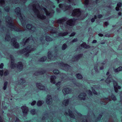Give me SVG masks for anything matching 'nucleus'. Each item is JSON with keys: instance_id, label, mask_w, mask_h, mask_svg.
Here are the masks:
<instances>
[{"instance_id": "nucleus-37", "label": "nucleus", "mask_w": 122, "mask_h": 122, "mask_svg": "<svg viewBox=\"0 0 122 122\" xmlns=\"http://www.w3.org/2000/svg\"><path fill=\"white\" fill-rule=\"evenodd\" d=\"M30 39V38H28L26 39L25 41L24 42V44L23 45L24 46L29 41Z\"/></svg>"}, {"instance_id": "nucleus-57", "label": "nucleus", "mask_w": 122, "mask_h": 122, "mask_svg": "<svg viewBox=\"0 0 122 122\" xmlns=\"http://www.w3.org/2000/svg\"><path fill=\"white\" fill-rule=\"evenodd\" d=\"M4 65L3 63H2L0 65V68H2L3 67Z\"/></svg>"}, {"instance_id": "nucleus-22", "label": "nucleus", "mask_w": 122, "mask_h": 122, "mask_svg": "<svg viewBox=\"0 0 122 122\" xmlns=\"http://www.w3.org/2000/svg\"><path fill=\"white\" fill-rule=\"evenodd\" d=\"M66 20V19L65 18L59 19L57 21V22L59 24H62L64 21Z\"/></svg>"}, {"instance_id": "nucleus-27", "label": "nucleus", "mask_w": 122, "mask_h": 122, "mask_svg": "<svg viewBox=\"0 0 122 122\" xmlns=\"http://www.w3.org/2000/svg\"><path fill=\"white\" fill-rule=\"evenodd\" d=\"M122 70V67L120 66L114 70V71L116 72H117Z\"/></svg>"}, {"instance_id": "nucleus-2", "label": "nucleus", "mask_w": 122, "mask_h": 122, "mask_svg": "<svg viewBox=\"0 0 122 122\" xmlns=\"http://www.w3.org/2000/svg\"><path fill=\"white\" fill-rule=\"evenodd\" d=\"M32 6L33 10L35 13H37V15L38 18L42 20H44L46 19L45 16L40 14L39 11L38 9L40 8V7L39 4L37 3L36 4H33Z\"/></svg>"}, {"instance_id": "nucleus-11", "label": "nucleus", "mask_w": 122, "mask_h": 122, "mask_svg": "<svg viewBox=\"0 0 122 122\" xmlns=\"http://www.w3.org/2000/svg\"><path fill=\"white\" fill-rule=\"evenodd\" d=\"M46 101V103L50 105L52 103V99L51 96L48 95L47 96Z\"/></svg>"}, {"instance_id": "nucleus-38", "label": "nucleus", "mask_w": 122, "mask_h": 122, "mask_svg": "<svg viewBox=\"0 0 122 122\" xmlns=\"http://www.w3.org/2000/svg\"><path fill=\"white\" fill-rule=\"evenodd\" d=\"M46 59V57H43L40 59V61H45Z\"/></svg>"}, {"instance_id": "nucleus-32", "label": "nucleus", "mask_w": 122, "mask_h": 122, "mask_svg": "<svg viewBox=\"0 0 122 122\" xmlns=\"http://www.w3.org/2000/svg\"><path fill=\"white\" fill-rule=\"evenodd\" d=\"M11 39L10 36L9 35H6L5 38V40L9 41H10Z\"/></svg>"}, {"instance_id": "nucleus-59", "label": "nucleus", "mask_w": 122, "mask_h": 122, "mask_svg": "<svg viewBox=\"0 0 122 122\" xmlns=\"http://www.w3.org/2000/svg\"><path fill=\"white\" fill-rule=\"evenodd\" d=\"M63 6V5L62 4H60L59 5V7L60 8L62 7Z\"/></svg>"}, {"instance_id": "nucleus-28", "label": "nucleus", "mask_w": 122, "mask_h": 122, "mask_svg": "<svg viewBox=\"0 0 122 122\" xmlns=\"http://www.w3.org/2000/svg\"><path fill=\"white\" fill-rule=\"evenodd\" d=\"M13 46L16 48H19V44L17 42L12 45Z\"/></svg>"}, {"instance_id": "nucleus-39", "label": "nucleus", "mask_w": 122, "mask_h": 122, "mask_svg": "<svg viewBox=\"0 0 122 122\" xmlns=\"http://www.w3.org/2000/svg\"><path fill=\"white\" fill-rule=\"evenodd\" d=\"M53 72L54 74H57L59 73V71L57 70H53Z\"/></svg>"}, {"instance_id": "nucleus-55", "label": "nucleus", "mask_w": 122, "mask_h": 122, "mask_svg": "<svg viewBox=\"0 0 122 122\" xmlns=\"http://www.w3.org/2000/svg\"><path fill=\"white\" fill-rule=\"evenodd\" d=\"M102 17V15H99L97 16L98 18H100Z\"/></svg>"}, {"instance_id": "nucleus-62", "label": "nucleus", "mask_w": 122, "mask_h": 122, "mask_svg": "<svg viewBox=\"0 0 122 122\" xmlns=\"http://www.w3.org/2000/svg\"><path fill=\"white\" fill-rule=\"evenodd\" d=\"M118 15L119 16L121 15H122V13L121 12H120L118 13Z\"/></svg>"}, {"instance_id": "nucleus-7", "label": "nucleus", "mask_w": 122, "mask_h": 122, "mask_svg": "<svg viewBox=\"0 0 122 122\" xmlns=\"http://www.w3.org/2000/svg\"><path fill=\"white\" fill-rule=\"evenodd\" d=\"M16 66L17 72H20L23 70V65L21 62L20 61L17 63Z\"/></svg>"}, {"instance_id": "nucleus-51", "label": "nucleus", "mask_w": 122, "mask_h": 122, "mask_svg": "<svg viewBox=\"0 0 122 122\" xmlns=\"http://www.w3.org/2000/svg\"><path fill=\"white\" fill-rule=\"evenodd\" d=\"M50 33L51 34L55 33H56V31L54 30H50Z\"/></svg>"}, {"instance_id": "nucleus-18", "label": "nucleus", "mask_w": 122, "mask_h": 122, "mask_svg": "<svg viewBox=\"0 0 122 122\" xmlns=\"http://www.w3.org/2000/svg\"><path fill=\"white\" fill-rule=\"evenodd\" d=\"M83 55L82 54H79L77 55L76 56L73 58L72 59V61H75L78 60L80 58L82 57Z\"/></svg>"}, {"instance_id": "nucleus-9", "label": "nucleus", "mask_w": 122, "mask_h": 122, "mask_svg": "<svg viewBox=\"0 0 122 122\" xmlns=\"http://www.w3.org/2000/svg\"><path fill=\"white\" fill-rule=\"evenodd\" d=\"M86 95L84 92H82L80 93L78 96V97L79 99L81 100L84 101L86 99Z\"/></svg>"}, {"instance_id": "nucleus-61", "label": "nucleus", "mask_w": 122, "mask_h": 122, "mask_svg": "<svg viewBox=\"0 0 122 122\" xmlns=\"http://www.w3.org/2000/svg\"><path fill=\"white\" fill-rule=\"evenodd\" d=\"M98 35L99 36H101V37H102V36H103V35L102 34H101V33L99 34H98Z\"/></svg>"}, {"instance_id": "nucleus-64", "label": "nucleus", "mask_w": 122, "mask_h": 122, "mask_svg": "<svg viewBox=\"0 0 122 122\" xmlns=\"http://www.w3.org/2000/svg\"><path fill=\"white\" fill-rule=\"evenodd\" d=\"M97 66H95L94 67L95 69V71H97Z\"/></svg>"}, {"instance_id": "nucleus-19", "label": "nucleus", "mask_w": 122, "mask_h": 122, "mask_svg": "<svg viewBox=\"0 0 122 122\" xmlns=\"http://www.w3.org/2000/svg\"><path fill=\"white\" fill-rule=\"evenodd\" d=\"M25 81H26L24 79L21 78L18 80V84L19 85L25 83Z\"/></svg>"}, {"instance_id": "nucleus-52", "label": "nucleus", "mask_w": 122, "mask_h": 122, "mask_svg": "<svg viewBox=\"0 0 122 122\" xmlns=\"http://www.w3.org/2000/svg\"><path fill=\"white\" fill-rule=\"evenodd\" d=\"M3 70L0 71V75L1 76H2L3 75Z\"/></svg>"}, {"instance_id": "nucleus-43", "label": "nucleus", "mask_w": 122, "mask_h": 122, "mask_svg": "<svg viewBox=\"0 0 122 122\" xmlns=\"http://www.w3.org/2000/svg\"><path fill=\"white\" fill-rule=\"evenodd\" d=\"M78 41V40L77 38L74 39L71 42V43H73L74 42H76Z\"/></svg>"}, {"instance_id": "nucleus-13", "label": "nucleus", "mask_w": 122, "mask_h": 122, "mask_svg": "<svg viewBox=\"0 0 122 122\" xmlns=\"http://www.w3.org/2000/svg\"><path fill=\"white\" fill-rule=\"evenodd\" d=\"M75 22V20L74 19H71L67 21L66 23L70 26H72L74 25Z\"/></svg>"}, {"instance_id": "nucleus-17", "label": "nucleus", "mask_w": 122, "mask_h": 122, "mask_svg": "<svg viewBox=\"0 0 122 122\" xmlns=\"http://www.w3.org/2000/svg\"><path fill=\"white\" fill-rule=\"evenodd\" d=\"M46 72V71L43 70L40 71L39 72H36L34 73L36 76H38L39 75H41L45 73Z\"/></svg>"}, {"instance_id": "nucleus-41", "label": "nucleus", "mask_w": 122, "mask_h": 122, "mask_svg": "<svg viewBox=\"0 0 122 122\" xmlns=\"http://www.w3.org/2000/svg\"><path fill=\"white\" fill-rule=\"evenodd\" d=\"M93 93L96 95H99L100 94V92L98 93H97V92L95 91L94 90L93 91Z\"/></svg>"}, {"instance_id": "nucleus-26", "label": "nucleus", "mask_w": 122, "mask_h": 122, "mask_svg": "<svg viewBox=\"0 0 122 122\" xmlns=\"http://www.w3.org/2000/svg\"><path fill=\"white\" fill-rule=\"evenodd\" d=\"M44 102L43 101H39L37 103V105L38 106H41Z\"/></svg>"}, {"instance_id": "nucleus-15", "label": "nucleus", "mask_w": 122, "mask_h": 122, "mask_svg": "<svg viewBox=\"0 0 122 122\" xmlns=\"http://www.w3.org/2000/svg\"><path fill=\"white\" fill-rule=\"evenodd\" d=\"M36 86L39 89L41 90H45V86L43 85L41 83H37L36 84Z\"/></svg>"}, {"instance_id": "nucleus-45", "label": "nucleus", "mask_w": 122, "mask_h": 122, "mask_svg": "<svg viewBox=\"0 0 122 122\" xmlns=\"http://www.w3.org/2000/svg\"><path fill=\"white\" fill-rule=\"evenodd\" d=\"M51 38L49 37H46V40L47 41H49L51 40Z\"/></svg>"}, {"instance_id": "nucleus-50", "label": "nucleus", "mask_w": 122, "mask_h": 122, "mask_svg": "<svg viewBox=\"0 0 122 122\" xmlns=\"http://www.w3.org/2000/svg\"><path fill=\"white\" fill-rule=\"evenodd\" d=\"M76 34V33L75 32H73L71 35H70V37L72 36H74Z\"/></svg>"}, {"instance_id": "nucleus-4", "label": "nucleus", "mask_w": 122, "mask_h": 122, "mask_svg": "<svg viewBox=\"0 0 122 122\" xmlns=\"http://www.w3.org/2000/svg\"><path fill=\"white\" fill-rule=\"evenodd\" d=\"M81 12L79 9H75L73 11L72 15V16L78 17L81 14Z\"/></svg>"}, {"instance_id": "nucleus-42", "label": "nucleus", "mask_w": 122, "mask_h": 122, "mask_svg": "<svg viewBox=\"0 0 122 122\" xmlns=\"http://www.w3.org/2000/svg\"><path fill=\"white\" fill-rule=\"evenodd\" d=\"M9 74V72L7 70L5 71L4 73V75L5 76H6L8 75Z\"/></svg>"}, {"instance_id": "nucleus-56", "label": "nucleus", "mask_w": 122, "mask_h": 122, "mask_svg": "<svg viewBox=\"0 0 122 122\" xmlns=\"http://www.w3.org/2000/svg\"><path fill=\"white\" fill-rule=\"evenodd\" d=\"M88 92L89 94L91 95H92V92L90 90H88Z\"/></svg>"}, {"instance_id": "nucleus-63", "label": "nucleus", "mask_w": 122, "mask_h": 122, "mask_svg": "<svg viewBox=\"0 0 122 122\" xmlns=\"http://www.w3.org/2000/svg\"><path fill=\"white\" fill-rule=\"evenodd\" d=\"M97 42V41L96 40H94L92 42V43H96Z\"/></svg>"}, {"instance_id": "nucleus-23", "label": "nucleus", "mask_w": 122, "mask_h": 122, "mask_svg": "<svg viewBox=\"0 0 122 122\" xmlns=\"http://www.w3.org/2000/svg\"><path fill=\"white\" fill-rule=\"evenodd\" d=\"M69 99L64 100L62 102V104L65 106H67L69 104Z\"/></svg>"}, {"instance_id": "nucleus-25", "label": "nucleus", "mask_w": 122, "mask_h": 122, "mask_svg": "<svg viewBox=\"0 0 122 122\" xmlns=\"http://www.w3.org/2000/svg\"><path fill=\"white\" fill-rule=\"evenodd\" d=\"M68 34L67 32H61L59 33V36H63L67 35Z\"/></svg>"}, {"instance_id": "nucleus-60", "label": "nucleus", "mask_w": 122, "mask_h": 122, "mask_svg": "<svg viewBox=\"0 0 122 122\" xmlns=\"http://www.w3.org/2000/svg\"><path fill=\"white\" fill-rule=\"evenodd\" d=\"M95 19L94 18H92L91 20V21L92 22H93L95 21Z\"/></svg>"}, {"instance_id": "nucleus-16", "label": "nucleus", "mask_w": 122, "mask_h": 122, "mask_svg": "<svg viewBox=\"0 0 122 122\" xmlns=\"http://www.w3.org/2000/svg\"><path fill=\"white\" fill-rule=\"evenodd\" d=\"M26 27L28 29L33 31H34L36 30L35 27L32 26V25L30 24L27 25L26 26Z\"/></svg>"}, {"instance_id": "nucleus-8", "label": "nucleus", "mask_w": 122, "mask_h": 122, "mask_svg": "<svg viewBox=\"0 0 122 122\" xmlns=\"http://www.w3.org/2000/svg\"><path fill=\"white\" fill-rule=\"evenodd\" d=\"M113 83L115 91L117 93L118 92V89H121V87L118 85L116 81H113Z\"/></svg>"}, {"instance_id": "nucleus-5", "label": "nucleus", "mask_w": 122, "mask_h": 122, "mask_svg": "<svg viewBox=\"0 0 122 122\" xmlns=\"http://www.w3.org/2000/svg\"><path fill=\"white\" fill-rule=\"evenodd\" d=\"M112 100L110 97H108L107 98H104L101 100V103L102 104H103L104 105H106L108 102Z\"/></svg>"}, {"instance_id": "nucleus-53", "label": "nucleus", "mask_w": 122, "mask_h": 122, "mask_svg": "<svg viewBox=\"0 0 122 122\" xmlns=\"http://www.w3.org/2000/svg\"><path fill=\"white\" fill-rule=\"evenodd\" d=\"M108 25V23L107 22H106L104 23V26H107Z\"/></svg>"}, {"instance_id": "nucleus-48", "label": "nucleus", "mask_w": 122, "mask_h": 122, "mask_svg": "<svg viewBox=\"0 0 122 122\" xmlns=\"http://www.w3.org/2000/svg\"><path fill=\"white\" fill-rule=\"evenodd\" d=\"M0 3L1 5H3L5 4V1L4 0H0Z\"/></svg>"}, {"instance_id": "nucleus-21", "label": "nucleus", "mask_w": 122, "mask_h": 122, "mask_svg": "<svg viewBox=\"0 0 122 122\" xmlns=\"http://www.w3.org/2000/svg\"><path fill=\"white\" fill-rule=\"evenodd\" d=\"M51 82L54 84L56 83L55 79H56V77L54 76H51L50 77Z\"/></svg>"}, {"instance_id": "nucleus-35", "label": "nucleus", "mask_w": 122, "mask_h": 122, "mask_svg": "<svg viewBox=\"0 0 122 122\" xmlns=\"http://www.w3.org/2000/svg\"><path fill=\"white\" fill-rule=\"evenodd\" d=\"M43 9L45 11L46 15H50V13L48 12V11L45 8L43 7Z\"/></svg>"}, {"instance_id": "nucleus-3", "label": "nucleus", "mask_w": 122, "mask_h": 122, "mask_svg": "<svg viewBox=\"0 0 122 122\" xmlns=\"http://www.w3.org/2000/svg\"><path fill=\"white\" fill-rule=\"evenodd\" d=\"M35 49L34 48H31L30 46H28L26 47L23 49L19 51V53L21 54H25V56H28L29 55L28 54L34 50Z\"/></svg>"}, {"instance_id": "nucleus-33", "label": "nucleus", "mask_w": 122, "mask_h": 122, "mask_svg": "<svg viewBox=\"0 0 122 122\" xmlns=\"http://www.w3.org/2000/svg\"><path fill=\"white\" fill-rule=\"evenodd\" d=\"M67 47V45L65 44H63L62 47V49L63 50H65Z\"/></svg>"}, {"instance_id": "nucleus-49", "label": "nucleus", "mask_w": 122, "mask_h": 122, "mask_svg": "<svg viewBox=\"0 0 122 122\" xmlns=\"http://www.w3.org/2000/svg\"><path fill=\"white\" fill-rule=\"evenodd\" d=\"M36 103V102L35 101H33L31 103V105L32 106H34Z\"/></svg>"}, {"instance_id": "nucleus-46", "label": "nucleus", "mask_w": 122, "mask_h": 122, "mask_svg": "<svg viewBox=\"0 0 122 122\" xmlns=\"http://www.w3.org/2000/svg\"><path fill=\"white\" fill-rule=\"evenodd\" d=\"M30 112L32 114L34 115L35 114L36 112L35 110L33 109Z\"/></svg>"}, {"instance_id": "nucleus-40", "label": "nucleus", "mask_w": 122, "mask_h": 122, "mask_svg": "<svg viewBox=\"0 0 122 122\" xmlns=\"http://www.w3.org/2000/svg\"><path fill=\"white\" fill-rule=\"evenodd\" d=\"M89 0H85L84 2V4L85 5H88L89 3Z\"/></svg>"}, {"instance_id": "nucleus-6", "label": "nucleus", "mask_w": 122, "mask_h": 122, "mask_svg": "<svg viewBox=\"0 0 122 122\" xmlns=\"http://www.w3.org/2000/svg\"><path fill=\"white\" fill-rule=\"evenodd\" d=\"M10 56L11 58L10 67L12 69L14 68L16 66L15 63V59L12 55H10Z\"/></svg>"}, {"instance_id": "nucleus-34", "label": "nucleus", "mask_w": 122, "mask_h": 122, "mask_svg": "<svg viewBox=\"0 0 122 122\" xmlns=\"http://www.w3.org/2000/svg\"><path fill=\"white\" fill-rule=\"evenodd\" d=\"M111 98L112 100L113 101H116L117 100V99L115 96L113 94H112L111 95Z\"/></svg>"}, {"instance_id": "nucleus-1", "label": "nucleus", "mask_w": 122, "mask_h": 122, "mask_svg": "<svg viewBox=\"0 0 122 122\" xmlns=\"http://www.w3.org/2000/svg\"><path fill=\"white\" fill-rule=\"evenodd\" d=\"M6 21L7 25L12 29H14L16 31H20V26L12 23L11 19L9 16L6 17Z\"/></svg>"}, {"instance_id": "nucleus-29", "label": "nucleus", "mask_w": 122, "mask_h": 122, "mask_svg": "<svg viewBox=\"0 0 122 122\" xmlns=\"http://www.w3.org/2000/svg\"><path fill=\"white\" fill-rule=\"evenodd\" d=\"M53 57V55L52 54L51 52L49 51L48 52V57L49 59H51Z\"/></svg>"}, {"instance_id": "nucleus-14", "label": "nucleus", "mask_w": 122, "mask_h": 122, "mask_svg": "<svg viewBox=\"0 0 122 122\" xmlns=\"http://www.w3.org/2000/svg\"><path fill=\"white\" fill-rule=\"evenodd\" d=\"M15 11L18 16H20L21 19H22V17L20 13V8L19 7L16 8L15 10Z\"/></svg>"}, {"instance_id": "nucleus-36", "label": "nucleus", "mask_w": 122, "mask_h": 122, "mask_svg": "<svg viewBox=\"0 0 122 122\" xmlns=\"http://www.w3.org/2000/svg\"><path fill=\"white\" fill-rule=\"evenodd\" d=\"M8 84V82L6 81L5 82L4 84V86L3 87V89L4 90L6 89V87L7 85Z\"/></svg>"}, {"instance_id": "nucleus-31", "label": "nucleus", "mask_w": 122, "mask_h": 122, "mask_svg": "<svg viewBox=\"0 0 122 122\" xmlns=\"http://www.w3.org/2000/svg\"><path fill=\"white\" fill-rule=\"evenodd\" d=\"M76 76L78 79H81L82 78V76L79 73L77 74L76 75Z\"/></svg>"}, {"instance_id": "nucleus-20", "label": "nucleus", "mask_w": 122, "mask_h": 122, "mask_svg": "<svg viewBox=\"0 0 122 122\" xmlns=\"http://www.w3.org/2000/svg\"><path fill=\"white\" fill-rule=\"evenodd\" d=\"M81 46L82 47L86 49L89 48L91 47L90 46L87 45L85 42H83L81 45Z\"/></svg>"}, {"instance_id": "nucleus-30", "label": "nucleus", "mask_w": 122, "mask_h": 122, "mask_svg": "<svg viewBox=\"0 0 122 122\" xmlns=\"http://www.w3.org/2000/svg\"><path fill=\"white\" fill-rule=\"evenodd\" d=\"M61 85V82H58L56 84V88L57 90H59L60 87V85Z\"/></svg>"}, {"instance_id": "nucleus-24", "label": "nucleus", "mask_w": 122, "mask_h": 122, "mask_svg": "<svg viewBox=\"0 0 122 122\" xmlns=\"http://www.w3.org/2000/svg\"><path fill=\"white\" fill-rule=\"evenodd\" d=\"M17 42L16 39L15 38H12L11 41V44L13 45Z\"/></svg>"}, {"instance_id": "nucleus-12", "label": "nucleus", "mask_w": 122, "mask_h": 122, "mask_svg": "<svg viewBox=\"0 0 122 122\" xmlns=\"http://www.w3.org/2000/svg\"><path fill=\"white\" fill-rule=\"evenodd\" d=\"M22 112L24 114H28L29 112L28 107L25 106H23L21 107Z\"/></svg>"}, {"instance_id": "nucleus-10", "label": "nucleus", "mask_w": 122, "mask_h": 122, "mask_svg": "<svg viewBox=\"0 0 122 122\" xmlns=\"http://www.w3.org/2000/svg\"><path fill=\"white\" fill-rule=\"evenodd\" d=\"M62 91L64 95L70 93L71 92V89L67 87L64 88Z\"/></svg>"}, {"instance_id": "nucleus-58", "label": "nucleus", "mask_w": 122, "mask_h": 122, "mask_svg": "<svg viewBox=\"0 0 122 122\" xmlns=\"http://www.w3.org/2000/svg\"><path fill=\"white\" fill-rule=\"evenodd\" d=\"M119 7H118L117 6L115 8L116 10L117 11L119 10Z\"/></svg>"}, {"instance_id": "nucleus-54", "label": "nucleus", "mask_w": 122, "mask_h": 122, "mask_svg": "<svg viewBox=\"0 0 122 122\" xmlns=\"http://www.w3.org/2000/svg\"><path fill=\"white\" fill-rule=\"evenodd\" d=\"M5 11L8 12L10 10V8L8 7L6 8H5Z\"/></svg>"}, {"instance_id": "nucleus-47", "label": "nucleus", "mask_w": 122, "mask_h": 122, "mask_svg": "<svg viewBox=\"0 0 122 122\" xmlns=\"http://www.w3.org/2000/svg\"><path fill=\"white\" fill-rule=\"evenodd\" d=\"M122 5V4L121 3L119 2L117 4V6L120 8L121 7Z\"/></svg>"}, {"instance_id": "nucleus-44", "label": "nucleus", "mask_w": 122, "mask_h": 122, "mask_svg": "<svg viewBox=\"0 0 122 122\" xmlns=\"http://www.w3.org/2000/svg\"><path fill=\"white\" fill-rule=\"evenodd\" d=\"M69 116L71 117L72 118H74L75 116H74V115L73 114V113H71V112L70 113H69Z\"/></svg>"}]
</instances>
